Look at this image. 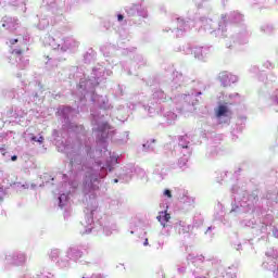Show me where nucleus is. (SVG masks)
Masks as SVG:
<instances>
[{"label": "nucleus", "mask_w": 278, "mask_h": 278, "mask_svg": "<svg viewBox=\"0 0 278 278\" xmlns=\"http://www.w3.org/2000/svg\"><path fill=\"white\" fill-rule=\"evenodd\" d=\"M156 218L163 227H166V223L170 220V214H168L166 211H163L159 213V216Z\"/></svg>", "instance_id": "nucleus-1"}, {"label": "nucleus", "mask_w": 278, "mask_h": 278, "mask_svg": "<svg viewBox=\"0 0 278 278\" xmlns=\"http://www.w3.org/2000/svg\"><path fill=\"white\" fill-rule=\"evenodd\" d=\"M229 112V108L227 105H219L216 111L217 118H222V116H227Z\"/></svg>", "instance_id": "nucleus-2"}, {"label": "nucleus", "mask_w": 278, "mask_h": 278, "mask_svg": "<svg viewBox=\"0 0 278 278\" xmlns=\"http://www.w3.org/2000/svg\"><path fill=\"white\" fill-rule=\"evenodd\" d=\"M228 79L229 75L227 74V72H223L219 74V80L222 81V84H227Z\"/></svg>", "instance_id": "nucleus-3"}, {"label": "nucleus", "mask_w": 278, "mask_h": 278, "mask_svg": "<svg viewBox=\"0 0 278 278\" xmlns=\"http://www.w3.org/2000/svg\"><path fill=\"white\" fill-rule=\"evenodd\" d=\"M12 55H14L15 58H21L23 55V50L14 49V50H12Z\"/></svg>", "instance_id": "nucleus-4"}, {"label": "nucleus", "mask_w": 278, "mask_h": 278, "mask_svg": "<svg viewBox=\"0 0 278 278\" xmlns=\"http://www.w3.org/2000/svg\"><path fill=\"white\" fill-rule=\"evenodd\" d=\"M164 195L167 197L168 199H173V193L168 189L164 191Z\"/></svg>", "instance_id": "nucleus-5"}, {"label": "nucleus", "mask_w": 278, "mask_h": 278, "mask_svg": "<svg viewBox=\"0 0 278 278\" xmlns=\"http://www.w3.org/2000/svg\"><path fill=\"white\" fill-rule=\"evenodd\" d=\"M37 142H39L40 144H42L45 142V137H39Z\"/></svg>", "instance_id": "nucleus-6"}, {"label": "nucleus", "mask_w": 278, "mask_h": 278, "mask_svg": "<svg viewBox=\"0 0 278 278\" xmlns=\"http://www.w3.org/2000/svg\"><path fill=\"white\" fill-rule=\"evenodd\" d=\"M123 18H125V16H123V14L117 15V21H123Z\"/></svg>", "instance_id": "nucleus-7"}, {"label": "nucleus", "mask_w": 278, "mask_h": 278, "mask_svg": "<svg viewBox=\"0 0 278 278\" xmlns=\"http://www.w3.org/2000/svg\"><path fill=\"white\" fill-rule=\"evenodd\" d=\"M11 160H12V162H16V160H18V156L13 155V156L11 157Z\"/></svg>", "instance_id": "nucleus-8"}, {"label": "nucleus", "mask_w": 278, "mask_h": 278, "mask_svg": "<svg viewBox=\"0 0 278 278\" xmlns=\"http://www.w3.org/2000/svg\"><path fill=\"white\" fill-rule=\"evenodd\" d=\"M16 42H18V39H12L11 40V45H16Z\"/></svg>", "instance_id": "nucleus-9"}, {"label": "nucleus", "mask_w": 278, "mask_h": 278, "mask_svg": "<svg viewBox=\"0 0 278 278\" xmlns=\"http://www.w3.org/2000/svg\"><path fill=\"white\" fill-rule=\"evenodd\" d=\"M143 245H144V247H149V239H146Z\"/></svg>", "instance_id": "nucleus-10"}, {"label": "nucleus", "mask_w": 278, "mask_h": 278, "mask_svg": "<svg viewBox=\"0 0 278 278\" xmlns=\"http://www.w3.org/2000/svg\"><path fill=\"white\" fill-rule=\"evenodd\" d=\"M31 140H34L35 142L38 141V139L36 137H33Z\"/></svg>", "instance_id": "nucleus-11"}, {"label": "nucleus", "mask_w": 278, "mask_h": 278, "mask_svg": "<svg viewBox=\"0 0 278 278\" xmlns=\"http://www.w3.org/2000/svg\"><path fill=\"white\" fill-rule=\"evenodd\" d=\"M114 184H118V179H115V180H114Z\"/></svg>", "instance_id": "nucleus-12"}]
</instances>
